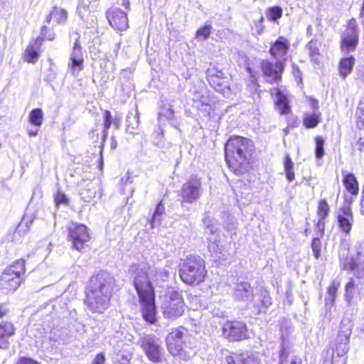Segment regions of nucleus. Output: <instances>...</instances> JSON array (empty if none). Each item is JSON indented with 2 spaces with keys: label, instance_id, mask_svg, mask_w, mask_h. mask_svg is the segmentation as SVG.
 Instances as JSON below:
<instances>
[{
  "label": "nucleus",
  "instance_id": "nucleus-1",
  "mask_svg": "<svg viewBox=\"0 0 364 364\" xmlns=\"http://www.w3.org/2000/svg\"><path fill=\"white\" fill-rule=\"evenodd\" d=\"M114 283V278L107 272H100L91 278L85 303L92 312L102 314L107 309Z\"/></svg>",
  "mask_w": 364,
  "mask_h": 364
},
{
  "label": "nucleus",
  "instance_id": "nucleus-2",
  "mask_svg": "<svg viewBox=\"0 0 364 364\" xmlns=\"http://www.w3.org/2000/svg\"><path fill=\"white\" fill-rule=\"evenodd\" d=\"M252 140L242 136L230 137L225 144V160L229 168L236 174L242 172V169L249 164L254 151Z\"/></svg>",
  "mask_w": 364,
  "mask_h": 364
},
{
  "label": "nucleus",
  "instance_id": "nucleus-3",
  "mask_svg": "<svg viewBox=\"0 0 364 364\" xmlns=\"http://www.w3.org/2000/svg\"><path fill=\"white\" fill-rule=\"evenodd\" d=\"M129 272L139 297L154 294L152 287L154 278L151 277L153 271H151L149 264L145 262L134 264L130 267Z\"/></svg>",
  "mask_w": 364,
  "mask_h": 364
},
{
  "label": "nucleus",
  "instance_id": "nucleus-4",
  "mask_svg": "<svg viewBox=\"0 0 364 364\" xmlns=\"http://www.w3.org/2000/svg\"><path fill=\"white\" fill-rule=\"evenodd\" d=\"M206 275L205 263L200 256L190 255L183 262L180 277L186 284H199Z\"/></svg>",
  "mask_w": 364,
  "mask_h": 364
},
{
  "label": "nucleus",
  "instance_id": "nucleus-5",
  "mask_svg": "<svg viewBox=\"0 0 364 364\" xmlns=\"http://www.w3.org/2000/svg\"><path fill=\"white\" fill-rule=\"evenodd\" d=\"M25 272V262L19 259L6 267L0 277V289L4 294L14 292L20 286Z\"/></svg>",
  "mask_w": 364,
  "mask_h": 364
},
{
  "label": "nucleus",
  "instance_id": "nucleus-6",
  "mask_svg": "<svg viewBox=\"0 0 364 364\" xmlns=\"http://www.w3.org/2000/svg\"><path fill=\"white\" fill-rule=\"evenodd\" d=\"M344 269H350L353 272L354 275L360 280L358 284L355 283L353 278L346 285V291L347 297L352 298L353 289L356 286L363 285V279H364V256L360 252H358L356 257H351L346 259L343 264Z\"/></svg>",
  "mask_w": 364,
  "mask_h": 364
},
{
  "label": "nucleus",
  "instance_id": "nucleus-7",
  "mask_svg": "<svg viewBox=\"0 0 364 364\" xmlns=\"http://www.w3.org/2000/svg\"><path fill=\"white\" fill-rule=\"evenodd\" d=\"M353 326L351 316L346 315L341 320L338 333L335 340V349L338 356H343L349 350L350 337Z\"/></svg>",
  "mask_w": 364,
  "mask_h": 364
},
{
  "label": "nucleus",
  "instance_id": "nucleus-8",
  "mask_svg": "<svg viewBox=\"0 0 364 364\" xmlns=\"http://www.w3.org/2000/svg\"><path fill=\"white\" fill-rule=\"evenodd\" d=\"M137 343L142 348L151 361L154 363L161 361L163 349L159 338L151 334L143 335L139 338Z\"/></svg>",
  "mask_w": 364,
  "mask_h": 364
},
{
  "label": "nucleus",
  "instance_id": "nucleus-9",
  "mask_svg": "<svg viewBox=\"0 0 364 364\" xmlns=\"http://www.w3.org/2000/svg\"><path fill=\"white\" fill-rule=\"evenodd\" d=\"M164 316L166 318L175 319L184 313V302L180 294L172 291L162 304Z\"/></svg>",
  "mask_w": 364,
  "mask_h": 364
},
{
  "label": "nucleus",
  "instance_id": "nucleus-10",
  "mask_svg": "<svg viewBox=\"0 0 364 364\" xmlns=\"http://www.w3.org/2000/svg\"><path fill=\"white\" fill-rule=\"evenodd\" d=\"M223 336L230 341H241L249 338L250 332L242 321H227L222 328Z\"/></svg>",
  "mask_w": 364,
  "mask_h": 364
},
{
  "label": "nucleus",
  "instance_id": "nucleus-11",
  "mask_svg": "<svg viewBox=\"0 0 364 364\" xmlns=\"http://www.w3.org/2000/svg\"><path fill=\"white\" fill-rule=\"evenodd\" d=\"M185 328L179 327L172 329L166 336V342L167 350L173 356H180L183 350V336Z\"/></svg>",
  "mask_w": 364,
  "mask_h": 364
},
{
  "label": "nucleus",
  "instance_id": "nucleus-12",
  "mask_svg": "<svg viewBox=\"0 0 364 364\" xmlns=\"http://www.w3.org/2000/svg\"><path fill=\"white\" fill-rule=\"evenodd\" d=\"M202 185L197 178H192L181 188L180 196L182 203H192L198 200L202 195Z\"/></svg>",
  "mask_w": 364,
  "mask_h": 364
},
{
  "label": "nucleus",
  "instance_id": "nucleus-13",
  "mask_svg": "<svg viewBox=\"0 0 364 364\" xmlns=\"http://www.w3.org/2000/svg\"><path fill=\"white\" fill-rule=\"evenodd\" d=\"M358 42V35L357 31V23L354 18L350 19L347 26V28L342 34L341 37V50L345 53H349L353 50Z\"/></svg>",
  "mask_w": 364,
  "mask_h": 364
},
{
  "label": "nucleus",
  "instance_id": "nucleus-14",
  "mask_svg": "<svg viewBox=\"0 0 364 364\" xmlns=\"http://www.w3.org/2000/svg\"><path fill=\"white\" fill-rule=\"evenodd\" d=\"M69 237L72 240L73 247L77 250H82L85 244L90 240L87 228L81 224H73L70 225L69 228Z\"/></svg>",
  "mask_w": 364,
  "mask_h": 364
},
{
  "label": "nucleus",
  "instance_id": "nucleus-15",
  "mask_svg": "<svg viewBox=\"0 0 364 364\" xmlns=\"http://www.w3.org/2000/svg\"><path fill=\"white\" fill-rule=\"evenodd\" d=\"M263 75L267 82L270 83L278 82L282 79V73L284 69L283 63L277 61L275 64L263 60L261 63Z\"/></svg>",
  "mask_w": 364,
  "mask_h": 364
},
{
  "label": "nucleus",
  "instance_id": "nucleus-16",
  "mask_svg": "<svg viewBox=\"0 0 364 364\" xmlns=\"http://www.w3.org/2000/svg\"><path fill=\"white\" fill-rule=\"evenodd\" d=\"M204 225L206 227L207 230L213 235L212 237H208L209 241L208 250L213 254L215 255V257L222 259L224 254L222 253L218 244L217 243V237L215 236L218 230V228L215 224V221L210 218L208 215H206L203 219Z\"/></svg>",
  "mask_w": 364,
  "mask_h": 364
},
{
  "label": "nucleus",
  "instance_id": "nucleus-17",
  "mask_svg": "<svg viewBox=\"0 0 364 364\" xmlns=\"http://www.w3.org/2000/svg\"><path fill=\"white\" fill-rule=\"evenodd\" d=\"M83 68L84 58L82 48L80 45L79 41L77 39L70 55L68 68L70 70V72L73 75L77 76L79 73L83 70Z\"/></svg>",
  "mask_w": 364,
  "mask_h": 364
},
{
  "label": "nucleus",
  "instance_id": "nucleus-18",
  "mask_svg": "<svg viewBox=\"0 0 364 364\" xmlns=\"http://www.w3.org/2000/svg\"><path fill=\"white\" fill-rule=\"evenodd\" d=\"M141 311L143 318L149 323H154L156 321L154 295L139 296Z\"/></svg>",
  "mask_w": 364,
  "mask_h": 364
},
{
  "label": "nucleus",
  "instance_id": "nucleus-19",
  "mask_svg": "<svg viewBox=\"0 0 364 364\" xmlns=\"http://www.w3.org/2000/svg\"><path fill=\"white\" fill-rule=\"evenodd\" d=\"M107 18L110 26L114 29L124 31L129 26L127 14L118 8L109 9L107 11Z\"/></svg>",
  "mask_w": 364,
  "mask_h": 364
},
{
  "label": "nucleus",
  "instance_id": "nucleus-20",
  "mask_svg": "<svg viewBox=\"0 0 364 364\" xmlns=\"http://www.w3.org/2000/svg\"><path fill=\"white\" fill-rule=\"evenodd\" d=\"M290 47L289 41L284 36H279L271 46L270 53L277 61L284 62Z\"/></svg>",
  "mask_w": 364,
  "mask_h": 364
},
{
  "label": "nucleus",
  "instance_id": "nucleus-21",
  "mask_svg": "<svg viewBox=\"0 0 364 364\" xmlns=\"http://www.w3.org/2000/svg\"><path fill=\"white\" fill-rule=\"evenodd\" d=\"M233 296L239 301H249L252 299L253 290L250 284L245 281H238L233 287Z\"/></svg>",
  "mask_w": 364,
  "mask_h": 364
},
{
  "label": "nucleus",
  "instance_id": "nucleus-22",
  "mask_svg": "<svg viewBox=\"0 0 364 364\" xmlns=\"http://www.w3.org/2000/svg\"><path fill=\"white\" fill-rule=\"evenodd\" d=\"M338 222L340 229L343 232L348 234L350 232L353 223V216L349 208L342 209L341 214L338 216Z\"/></svg>",
  "mask_w": 364,
  "mask_h": 364
},
{
  "label": "nucleus",
  "instance_id": "nucleus-23",
  "mask_svg": "<svg viewBox=\"0 0 364 364\" xmlns=\"http://www.w3.org/2000/svg\"><path fill=\"white\" fill-rule=\"evenodd\" d=\"M41 46V38L31 41L25 51L24 60L28 63H35L39 58V50Z\"/></svg>",
  "mask_w": 364,
  "mask_h": 364
},
{
  "label": "nucleus",
  "instance_id": "nucleus-24",
  "mask_svg": "<svg viewBox=\"0 0 364 364\" xmlns=\"http://www.w3.org/2000/svg\"><path fill=\"white\" fill-rule=\"evenodd\" d=\"M271 95L275 96V104L282 114H288L290 112V106L286 95L282 93L278 88L271 90Z\"/></svg>",
  "mask_w": 364,
  "mask_h": 364
},
{
  "label": "nucleus",
  "instance_id": "nucleus-25",
  "mask_svg": "<svg viewBox=\"0 0 364 364\" xmlns=\"http://www.w3.org/2000/svg\"><path fill=\"white\" fill-rule=\"evenodd\" d=\"M15 328L9 322L0 324V348H6L9 346V338L14 335Z\"/></svg>",
  "mask_w": 364,
  "mask_h": 364
},
{
  "label": "nucleus",
  "instance_id": "nucleus-26",
  "mask_svg": "<svg viewBox=\"0 0 364 364\" xmlns=\"http://www.w3.org/2000/svg\"><path fill=\"white\" fill-rule=\"evenodd\" d=\"M97 0H80L77 6V13L81 18L87 17L97 9Z\"/></svg>",
  "mask_w": 364,
  "mask_h": 364
},
{
  "label": "nucleus",
  "instance_id": "nucleus-27",
  "mask_svg": "<svg viewBox=\"0 0 364 364\" xmlns=\"http://www.w3.org/2000/svg\"><path fill=\"white\" fill-rule=\"evenodd\" d=\"M193 107L200 110L205 115L209 114L212 110L210 100L204 95H196L193 99Z\"/></svg>",
  "mask_w": 364,
  "mask_h": 364
},
{
  "label": "nucleus",
  "instance_id": "nucleus-28",
  "mask_svg": "<svg viewBox=\"0 0 364 364\" xmlns=\"http://www.w3.org/2000/svg\"><path fill=\"white\" fill-rule=\"evenodd\" d=\"M320 46V42L316 40L310 41L306 46V49L308 51V54L311 58V60L316 65L320 63L321 58L319 52Z\"/></svg>",
  "mask_w": 364,
  "mask_h": 364
},
{
  "label": "nucleus",
  "instance_id": "nucleus-29",
  "mask_svg": "<svg viewBox=\"0 0 364 364\" xmlns=\"http://www.w3.org/2000/svg\"><path fill=\"white\" fill-rule=\"evenodd\" d=\"M343 183L346 189L352 195H357L358 193V183L353 174H346L343 178Z\"/></svg>",
  "mask_w": 364,
  "mask_h": 364
},
{
  "label": "nucleus",
  "instance_id": "nucleus-30",
  "mask_svg": "<svg viewBox=\"0 0 364 364\" xmlns=\"http://www.w3.org/2000/svg\"><path fill=\"white\" fill-rule=\"evenodd\" d=\"M151 271H153L151 277L154 278V280H152V282H156V284L160 282L166 281L169 277L168 271L166 267H151Z\"/></svg>",
  "mask_w": 364,
  "mask_h": 364
},
{
  "label": "nucleus",
  "instance_id": "nucleus-31",
  "mask_svg": "<svg viewBox=\"0 0 364 364\" xmlns=\"http://www.w3.org/2000/svg\"><path fill=\"white\" fill-rule=\"evenodd\" d=\"M355 59L353 57H348L342 59L340 63V73L345 77L352 70Z\"/></svg>",
  "mask_w": 364,
  "mask_h": 364
},
{
  "label": "nucleus",
  "instance_id": "nucleus-32",
  "mask_svg": "<svg viewBox=\"0 0 364 364\" xmlns=\"http://www.w3.org/2000/svg\"><path fill=\"white\" fill-rule=\"evenodd\" d=\"M206 75L209 83L215 85L217 83L216 80H218V77H222L225 74L221 70H219L217 67L213 65L208 68Z\"/></svg>",
  "mask_w": 364,
  "mask_h": 364
},
{
  "label": "nucleus",
  "instance_id": "nucleus-33",
  "mask_svg": "<svg viewBox=\"0 0 364 364\" xmlns=\"http://www.w3.org/2000/svg\"><path fill=\"white\" fill-rule=\"evenodd\" d=\"M339 287V283L336 281L332 282L331 285L328 288L327 294L326 296V303L327 305H333L336 297L338 288Z\"/></svg>",
  "mask_w": 364,
  "mask_h": 364
},
{
  "label": "nucleus",
  "instance_id": "nucleus-34",
  "mask_svg": "<svg viewBox=\"0 0 364 364\" xmlns=\"http://www.w3.org/2000/svg\"><path fill=\"white\" fill-rule=\"evenodd\" d=\"M43 113L41 109H34L30 112L29 122L35 126L41 127L43 123Z\"/></svg>",
  "mask_w": 364,
  "mask_h": 364
},
{
  "label": "nucleus",
  "instance_id": "nucleus-35",
  "mask_svg": "<svg viewBox=\"0 0 364 364\" xmlns=\"http://www.w3.org/2000/svg\"><path fill=\"white\" fill-rule=\"evenodd\" d=\"M52 14H54V18L58 24L65 23L68 19L67 11L58 6L53 7Z\"/></svg>",
  "mask_w": 364,
  "mask_h": 364
},
{
  "label": "nucleus",
  "instance_id": "nucleus-36",
  "mask_svg": "<svg viewBox=\"0 0 364 364\" xmlns=\"http://www.w3.org/2000/svg\"><path fill=\"white\" fill-rule=\"evenodd\" d=\"M320 113L316 112L306 114L304 119L305 126L307 128H314L316 127L320 122Z\"/></svg>",
  "mask_w": 364,
  "mask_h": 364
},
{
  "label": "nucleus",
  "instance_id": "nucleus-37",
  "mask_svg": "<svg viewBox=\"0 0 364 364\" xmlns=\"http://www.w3.org/2000/svg\"><path fill=\"white\" fill-rule=\"evenodd\" d=\"M55 33L53 29L49 28L48 27L43 26L41 28L40 36L37 38L41 39V44L44 40H48L50 41H53L55 38Z\"/></svg>",
  "mask_w": 364,
  "mask_h": 364
},
{
  "label": "nucleus",
  "instance_id": "nucleus-38",
  "mask_svg": "<svg viewBox=\"0 0 364 364\" xmlns=\"http://www.w3.org/2000/svg\"><path fill=\"white\" fill-rule=\"evenodd\" d=\"M294 164L291 161L290 157L287 156L284 161V171L286 173V177L289 181L294 180V173L293 171Z\"/></svg>",
  "mask_w": 364,
  "mask_h": 364
},
{
  "label": "nucleus",
  "instance_id": "nucleus-39",
  "mask_svg": "<svg viewBox=\"0 0 364 364\" xmlns=\"http://www.w3.org/2000/svg\"><path fill=\"white\" fill-rule=\"evenodd\" d=\"M32 223V220L26 217H23L21 222L18 224L16 229L15 235H19L25 234L29 230V227Z\"/></svg>",
  "mask_w": 364,
  "mask_h": 364
},
{
  "label": "nucleus",
  "instance_id": "nucleus-40",
  "mask_svg": "<svg viewBox=\"0 0 364 364\" xmlns=\"http://www.w3.org/2000/svg\"><path fill=\"white\" fill-rule=\"evenodd\" d=\"M283 10L280 6H272L269 8L267 16L270 21H275L282 16Z\"/></svg>",
  "mask_w": 364,
  "mask_h": 364
},
{
  "label": "nucleus",
  "instance_id": "nucleus-41",
  "mask_svg": "<svg viewBox=\"0 0 364 364\" xmlns=\"http://www.w3.org/2000/svg\"><path fill=\"white\" fill-rule=\"evenodd\" d=\"M164 205L162 204V202H160L156 208V210H155V212L153 215V217L151 220V228H153L154 227V225L156 223H159L160 222V217L163 215V213H164Z\"/></svg>",
  "mask_w": 364,
  "mask_h": 364
},
{
  "label": "nucleus",
  "instance_id": "nucleus-42",
  "mask_svg": "<svg viewBox=\"0 0 364 364\" xmlns=\"http://www.w3.org/2000/svg\"><path fill=\"white\" fill-rule=\"evenodd\" d=\"M329 205L326 199L320 200L318 207V216L321 218H326L329 213Z\"/></svg>",
  "mask_w": 364,
  "mask_h": 364
},
{
  "label": "nucleus",
  "instance_id": "nucleus-43",
  "mask_svg": "<svg viewBox=\"0 0 364 364\" xmlns=\"http://www.w3.org/2000/svg\"><path fill=\"white\" fill-rule=\"evenodd\" d=\"M315 154L317 159H321L324 154V139L321 136H316Z\"/></svg>",
  "mask_w": 364,
  "mask_h": 364
},
{
  "label": "nucleus",
  "instance_id": "nucleus-44",
  "mask_svg": "<svg viewBox=\"0 0 364 364\" xmlns=\"http://www.w3.org/2000/svg\"><path fill=\"white\" fill-rule=\"evenodd\" d=\"M311 249L316 259L321 256V242L318 237H314L311 242Z\"/></svg>",
  "mask_w": 364,
  "mask_h": 364
},
{
  "label": "nucleus",
  "instance_id": "nucleus-45",
  "mask_svg": "<svg viewBox=\"0 0 364 364\" xmlns=\"http://www.w3.org/2000/svg\"><path fill=\"white\" fill-rule=\"evenodd\" d=\"M210 26L206 25L203 28H199L196 33V38L200 41L206 39L210 34Z\"/></svg>",
  "mask_w": 364,
  "mask_h": 364
},
{
  "label": "nucleus",
  "instance_id": "nucleus-46",
  "mask_svg": "<svg viewBox=\"0 0 364 364\" xmlns=\"http://www.w3.org/2000/svg\"><path fill=\"white\" fill-rule=\"evenodd\" d=\"M217 83L215 85L213 83H210V85L217 91L223 92L224 88L228 87L227 85V81L225 77V75H223L222 77H218V80H216Z\"/></svg>",
  "mask_w": 364,
  "mask_h": 364
},
{
  "label": "nucleus",
  "instance_id": "nucleus-47",
  "mask_svg": "<svg viewBox=\"0 0 364 364\" xmlns=\"http://www.w3.org/2000/svg\"><path fill=\"white\" fill-rule=\"evenodd\" d=\"M114 118L112 117L111 112L106 110L104 113V127H105V135L107 134V130L110 128L113 124Z\"/></svg>",
  "mask_w": 364,
  "mask_h": 364
},
{
  "label": "nucleus",
  "instance_id": "nucleus-48",
  "mask_svg": "<svg viewBox=\"0 0 364 364\" xmlns=\"http://www.w3.org/2000/svg\"><path fill=\"white\" fill-rule=\"evenodd\" d=\"M132 358V354L126 353L119 355L114 364H130V360Z\"/></svg>",
  "mask_w": 364,
  "mask_h": 364
},
{
  "label": "nucleus",
  "instance_id": "nucleus-49",
  "mask_svg": "<svg viewBox=\"0 0 364 364\" xmlns=\"http://www.w3.org/2000/svg\"><path fill=\"white\" fill-rule=\"evenodd\" d=\"M68 199L66 196L60 191H58L55 196V203L57 206L61 204H67Z\"/></svg>",
  "mask_w": 364,
  "mask_h": 364
},
{
  "label": "nucleus",
  "instance_id": "nucleus-50",
  "mask_svg": "<svg viewBox=\"0 0 364 364\" xmlns=\"http://www.w3.org/2000/svg\"><path fill=\"white\" fill-rule=\"evenodd\" d=\"M105 361V358L103 353H99L97 355L95 358L93 360L92 364H104Z\"/></svg>",
  "mask_w": 364,
  "mask_h": 364
},
{
  "label": "nucleus",
  "instance_id": "nucleus-51",
  "mask_svg": "<svg viewBox=\"0 0 364 364\" xmlns=\"http://www.w3.org/2000/svg\"><path fill=\"white\" fill-rule=\"evenodd\" d=\"M264 21V18L261 17L259 22L256 23V31L258 35L261 34L263 32L264 30V25L262 24V22Z\"/></svg>",
  "mask_w": 364,
  "mask_h": 364
},
{
  "label": "nucleus",
  "instance_id": "nucleus-52",
  "mask_svg": "<svg viewBox=\"0 0 364 364\" xmlns=\"http://www.w3.org/2000/svg\"><path fill=\"white\" fill-rule=\"evenodd\" d=\"M19 364H40V363L31 358H23L20 360Z\"/></svg>",
  "mask_w": 364,
  "mask_h": 364
},
{
  "label": "nucleus",
  "instance_id": "nucleus-53",
  "mask_svg": "<svg viewBox=\"0 0 364 364\" xmlns=\"http://www.w3.org/2000/svg\"><path fill=\"white\" fill-rule=\"evenodd\" d=\"M262 302L265 306H269L271 305V298L267 293H265L263 296Z\"/></svg>",
  "mask_w": 364,
  "mask_h": 364
},
{
  "label": "nucleus",
  "instance_id": "nucleus-54",
  "mask_svg": "<svg viewBox=\"0 0 364 364\" xmlns=\"http://www.w3.org/2000/svg\"><path fill=\"white\" fill-rule=\"evenodd\" d=\"M8 312V309L4 304H0V318L4 316Z\"/></svg>",
  "mask_w": 364,
  "mask_h": 364
},
{
  "label": "nucleus",
  "instance_id": "nucleus-55",
  "mask_svg": "<svg viewBox=\"0 0 364 364\" xmlns=\"http://www.w3.org/2000/svg\"><path fill=\"white\" fill-rule=\"evenodd\" d=\"M324 220H325V218H318V220L317 223V228H318L319 230L323 231L324 230V225H325Z\"/></svg>",
  "mask_w": 364,
  "mask_h": 364
},
{
  "label": "nucleus",
  "instance_id": "nucleus-56",
  "mask_svg": "<svg viewBox=\"0 0 364 364\" xmlns=\"http://www.w3.org/2000/svg\"><path fill=\"white\" fill-rule=\"evenodd\" d=\"M225 364H235V360L232 355H229L225 358Z\"/></svg>",
  "mask_w": 364,
  "mask_h": 364
},
{
  "label": "nucleus",
  "instance_id": "nucleus-57",
  "mask_svg": "<svg viewBox=\"0 0 364 364\" xmlns=\"http://www.w3.org/2000/svg\"><path fill=\"white\" fill-rule=\"evenodd\" d=\"M120 124V119L118 118L117 116L114 117L113 120V124L115 126L116 129H119Z\"/></svg>",
  "mask_w": 364,
  "mask_h": 364
},
{
  "label": "nucleus",
  "instance_id": "nucleus-58",
  "mask_svg": "<svg viewBox=\"0 0 364 364\" xmlns=\"http://www.w3.org/2000/svg\"><path fill=\"white\" fill-rule=\"evenodd\" d=\"M358 149L360 150V151H364V138L363 139H360V140L358 141Z\"/></svg>",
  "mask_w": 364,
  "mask_h": 364
},
{
  "label": "nucleus",
  "instance_id": "nucleus-59",
  "mask_svg": "<svg viewBox=\"0 0 364 364\" xmlns=\"http://www.w3.org/2000/svg\"><path fill=\"white\" fill-rule=\"evenodd\" d=\"M53 16L54 17V14H52V11H51L50 13L46 17V19H45L46 22L49 24L51 21Z\"/></svg>",
  "mask_w": 364,
  "mask_h": 364
},
{
  "label": "nucleus",
  "instance_id": "nucleus-60",
  "mask_svg": "<svg viewBox=\"0 0 364 364\" xmlns=\"http://www.w3.org/2000/svg\"><path fill=\"white\" fill-rule=\"evenodd\" d=\"M130 178H131V177H130V176H129V173H127V176L123 177V178H122V182H123V183H124H124H127V182L130 180Z\"/></svg>",
  "mask_w": 364,
  "mask_h": 364
},
{
  "label": "nucleus",
  "instance_id": "nucleus-61",
  "mask_svg": "<svg viewBox=\"0 0 364 364\" xmlns=\"http://www.w3.org/2000/svg\"><path fill=\"white\" fill-rule=\"evenodd\" d=\"M287 355H285V349L283 348L282 350H281V353H280V359L282 360L284 358H286Z\"/></svg>",
  "mask_w": 364,
  "mask_h": 364
},
{
  "label": "nucleus",
  "instance_id": "nucleus-62",
  "mask_svg": "<svg viewBox=\"0 0 364 364\" xmlns=\"http://www.w3.org/2000/svg\"><path fill=\"white\" fill-rule=\"evenodd\" d=\"M123 6H124L126 8H129V1L128 0H123L122 2Z\"/></svg>",
  "mask_w": 364,
  "mask_h": 364
},
{
  "label": "nucleus",
  "instance_id": "nucleus-63",
  "mask_svg": "<svg viewBox=\"0 0 364 364\" xmlns=\"http://www.w3.org/2000/svg\"><path fill=\"white\" fill-rule=\"evenodd\" d=\"M360 17L364 18V0L361 8Z\"/></svg>",
  "mask_w": 364,
  "mask_h": 364
},
{
  "label": "nucleus",
  "instance_id": "nucleus-64",
  "mask_svg": "<svg viewBox=\"0 0 364 364\" xmlns=\"http://www.w3.org/2000/svg\"><path fill=\"white\" fill-rule=\"evenodd\" d=\"M28 134H29L30 136H36V134H37V132L29 131V132H28Z\"/></svg>",
  "mask_w": 364,
  "mask_h": 364
}]
</instances>
